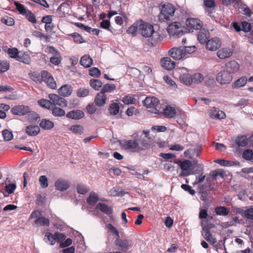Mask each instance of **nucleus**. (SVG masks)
Returning a JSON list of instances; mask_svg holds the SVG:
<instances>
[{"mask_svg": "<svg viewBox=\"0 0 253 253\" xmlns=\"http://www.w3.org/2000/svg\"><path fill=\"white\" fill-rule=\"evenodd\" d=\"M3 139L5 141H9L13 138V134L11 131L7 129L3 130L2 132Z\"/></svg>", "mask_w": 253, "mask_h": 253, "instance_id": "nucleus-60", "label": "nucleus"}, {"mask_svg": "<svg viewBox=\"0 0 253 253\" xmlns=\"http://www.w3.org/2000/svg\"><path fill=\"white\" fill-rule=\"evenodd\" d=\"M163 113L165 117L171 118L175 116L176 110L174 108L168 106L164 109Z\"/></svg>", "mask_w": 253, "mask_h": 253, "instance_id": "nucleus-31", "label": "nucleus"}, {"mask_svg": "<svg viewBox=\"0 0 253 253\" xmlns=\"http://www.w3.org/2000/svg\"><path fill=\"white\" fill-rule=\"evenodd\" d=\"M89 75L95 78H98L101 75V71L97 68L92 67L89 70Z\"/></svg>", "mask_w": 253, "mask_h": 253, "instance_id": "nucleus-58", "label": "nucleus"}, {"mask_svg": "<svg viewBox=\"0 0 253 253\" xmlns=\"http://www.w3.org/2000/svg\"><path fill=\"white\" fill-rule=\"evenodd\" d=\"M192 76V84H200L202 83L205 79V76L200 73H196Z\"/></svg>", "mask_w": 253, "mask_h": 253, "instance_id": "nucleus-28", "label": "nucleus"}, {"mask_svg": "<svg viewBox=\"0 0 253 253\" xmlns=\"http://www.w3.org/2000/svg\"><path fill=\"white\" fill-rule=\"evenodd\" d=\"M242 157L247 161L252 160L253 159V151L251 149L245 150L243 153Z\"/></svg>", "mask_w": 253, "mask_h": 253, "instance_id": "nucleus-55", "label": "nucleus"}, {"mask_svg": "<svg viewBox=\"0 0 253 253\" xmlns=\"http://www.w3.org/2000/svg\"><path fill=\"white\" fill-rule=\"evenodd\" d=\"M143 105L152 113L157 114L160 113V104L158 99L155 97H147L143 101Z\"/></svg>", "mask_w": 253, "mask_h": 253, "instance_id": "nucleus-2", "label": "nucleus"}, {"mask_svg": "<svg viewBox=\"0 0 253 253\" xmlns=\"http://www.w3.org/2000/svg\"><path fill=\"white\" fill-rule=\"evenodd\" d=\"M139 137L144 150L151 147V141L150 138L147 136H140Z\"/></svg>", "mask_w": 253, "mask_h": 253, "instance_id": "nucleus-35", "label": "nucleus"}, {"mask_svg": "<svg viewBox=\"0 0 253 253\" xmlns=\"http://www.w3.org/2000/svg\"><path fill=\"white\" fill-rule=\"evenodd\" d=\"M238 212L242 216L253 222V208H250L246 210H240Z\"/></svg>", "mask_w": 253, "mask_h": 253, "instance_id": "nucleus-26", "label": "nucleus"}, {"mask_svg": "<svg viewBox=\"0 0 253 253\" xmlns=\"http://www.w3.org/2000/svg\"><path fill=\"white\" fill-rule=\"evenodd\" d=\"M40 126L45 130H49L54 127V123L49 120L44 119L42 120Z\"/></svg>", "mask_w": 253, "mask_h": 253, "instance_id": "nucleus-30", "label": "nucleus"}, {"mask_svg": "<svg viewBox=\"0 0 253 253\" xmlns=\"http://www.w3.org/2000/svg\"><path fill=\"white\" fill-rule=\"evenodd\" d=\"M202 232H210V229L214 227V225L208 220H204L202 222Z\"/></svg>", "mask_w": 253, "mask_h": 253, "instance_id": "nucleus-49", "label": "nucleus"}, {"mask_svg": "<svg viewBox=\"0 0 253 253\" xmlns=\"http://www.w3.org/2000/svg\"><path fill=\"white\" fill-rule=\"evenodd\" d=\"M232 50L229 47L222 48L216 52L217 56L220 59H225L232 56Z\"/></svg>", "mask_w": 253, "mask_h": 253, "instance_id": "nucleus-20", "label": "nucleus"}, {"mask_svg": "<svg viewBox=\"0 0 253 253\" xmlns=\"http://www.w3.org/2000/svg\"><path fill=\"white\" fill-rule=\"evenodd\" d=\"M139 25L140 21L135 23L128 28L127 30V32L132 35H135L137 31L139 32Z\"/></svg>", "mask_w": 253, "mask_h": 253, "instance_id": "nucleus-51", "label": "nucleus"}, {"mask_svg": "<svg viewBox=\"0 0 253 253\" xmlns=\"http://www.w3.org/2000/svg\"><path fill=\"white\" fill-rule=\"evenodd\" d=\"M39 182L42 188H45L48 187L47 178L45 175L41 176L39 178Z\"/></svg>", "mask_w": 253, "mask_h": 253, "instance_id": "nucleus-64", "label": "nucleus"}, {"mask_svg": "<svg viewBox=\"0 0 253 253\" xmlns=\"http://www.w3.org/2000/svg\"><path fill=\"white\" fill-rule=\"evenodd\" d=\"M38 104L42 107L47 109L48 110H50L52 108V107L53 105H52L50 100H46L44 99H42L39 100L38 101Z\"/></svg>", "mask_w": 253, "mask_h": 253, "instance_id": "nucleus-45", "label": "nucleus"}, {"mask_svg": "<svg viewBox=\"0 0 253 253\" xmlns=\"http://www.w3.org/2000/svg\"><path fill=\"white\" fill-rule=\"evenodd\" d=\"M124 147L132 152H139L144 150L143 146H142L139 137H138L134 140L126 141L123 144Z\"/></svg>", "mask_w": 253, "mask_h": 253, "instance_id": "nucleus-3", "label": "nucleus"}, {"mask_svg": "<svg viewBox=\"0 0 253 253\" xmlns=\"http://www.w3.org/2000/svg\"><path fill=\"white\" fill-rule=\"evenodd\" d=\"M167 30L169 34L173 36H179L180 34H182V29L179 22H175L169 24Z\"/></svg>", "mask_w": 253, "mask_h": 253, "instance_id": "nucleus-11", "label": "nucleus"}, {"mask_svg": "<svg viewBox=\"0 0 253 253\" xmlns=\"http://www.w3.org/2000/svg\"><path fill=\"white\" fill-rule=\"evenodd\" d=\"M202 234L210 244L213 245L216 242V239L211 235L210 232H202Z\"/></svg>", "mask_w": 253, "mask_h": 253, "instance_id": "nucleus-47", "label": "nucleus"}, {"mask_svg": "<svg viewBox=\"0 0 253 253\" xmlns=\"http://www.w3.org/2000/svg\"><path fill=\"white\" fill-rule=\"evenodd\" d=\"M151 36V42L153 45L160 43L163 39V37L159 33L154 31Z\"/></svg>", "mask_w": 253, "mask_h": 253, "instance_id": "nucleus-41", "label": "nucleus"}, {"mask_svg": "<svg viewBox=\"0 0 253 253\" xmlns=\"http://www.w3.org/2000/svg\"><path fill=\"white\" fill-rule=\"evenodd\" d=\"M209 113L212 119L220 120L223 119L226 117L224 112L217 108H211L209 110Z\"/></svg>", "mask_w": 253, "mask_h": 253, "instance_id": "nucleus-16", "label": "nucleus"}, {"mask_svg": "<svg viewBox=\"0 0 253 253\" xmlns=\"http://www.w3.org/2000/svg\"><path fill=\"white\" fill-rule=\"evenodd\" d=\"M214 162L224 167H230L239 164V163L237 162L229 161L224 159H217L214 161Z\"/></svg>", "mask_w": 253, "mask_h": 253, "instance_id": "nucleus-34", "label": "nucleus"}, {"mask_svg": "<svg viewBox=\"0 0 253 253\" xmlns=\"http://www.w3.org/2000/svg\"><path fill=\"white\" fill-rule=\"evenodd\" d=\"M76 189L78 193L84 195L89 191V188L83 183H78L76 186Z\"/></svg>", "mask_w": 253, "mask_h": 253, "instance_id": "nucleus-36", "label": "nucleus"}, {"mask_svg": "<svg viewBox=\"0 0 253 253\" xmlns=\"http://www.w3.org/2000/svg\"><path fill=\"white\" fill-rule=\"evenodd\" d=\"M115 245L120 248L123 252H126L132 247V244L127 240H123L120 238V236L116 238L115 241Z\"/></svg>", "mask_w": 253, "mask_h": 253, "instance_id": "nucleus-15", "label": "nucleus"}, {"mask_svg": "<svg viewBox=\"0 0 253 253\" xmlns=\"http://www.w3.org/2000/svg\"><path fill=\"white\" fill-rule=\"evenodd\" d=\"M247 82V79L246 77H242L237 80L232 85V87L234 88L240 87L244 86Z\"/></svg>", "mask_w": 253, "mask_h": 253, "instance_id": "nucleus-46", "label": "nucleus"}, {"mask_svg": "<svg viewBox=\"0 0 253 253\" xmlns=\"http://www.w3.org/2000/svg\"><path fill=\"white\" fill-rule=\"evenodd\" d=\"M11 112L13 114L18 116H24L28 114L34 113V112L31 111L28 106L23 105L15 106L12 108Z\"/></svg>", "mask_w": 253, "mask_h": 253, "instance_id": "nucleus-6", "label": "nucleus"}, {"mask_svg": "<svg viewBox=\"0 0 253 253\" xmlns=\"http://www.w3.org/2000/svg\"><path fill=\"white\" fill-rule=\"evenodd\" d=\"M52 114L55 117H61L65 115V111L63 109L54 106L53 105L51 108Z\"/></svg>", "mask_w": 253, "mask_h": 253, "instance_id": "nucleus-32", "label": "nucleus"}, {"mask_svg": "<svg viewBox=\"0 0 253 253\" xmlns=\"http://www.w3.org/2000/svg\"><path fill=\"white\" fill-rule=\"evenodd\" d=\"M224 172L223 170L219 169L213 170L211 173V176L214 179H216L218 176L221 178H223L224 176Z\"/></svg>", "mask_w": 253, "mask_h": 253, "instance_id": "nucleus-59", "label": "nucleus"}, {"mask_svg": "<svg viewBox=\"0 0 253 253\" xmlns=\"http://www.w3.org/2000/svg\"><path fill=\"white\" fill-rule=\"evenodd\" d=\"M233 79L232 76L224 69L219 72L216 77V81L220 84H226L230 83Z\"/></svg>", "mask_w": 253, "mask_h": 253, "instance_id": "nucleus-10", "label": "nucleus"}, {"mask_svg": "<svg viewBox=\"0 0 253 253\" xmlns=\"http://www.w3.org/2000/svg\"><path fill=\"white\" fill-rule=\"evenodd\" d=\"M203 26V22L197 18H188L186 21V29L189 32L194 30L200 29Z\"/></svg>", "mask_w": 253, "mask_h": 253, "instance_id": "nucleus-5", "label": "nucleus"}, {"mask_svg": "<svg viewBox=\"0 0 253 253\" xmlns=\"http://www.w3.org/2000/svg\"><path fill=\"white\" fill-rule=\"evenodd\" d=\"M35 222L37 225L40 226H48L49 225V220L43 216L38 218L36 219Z\"/></svg>", "mask_w": 253, "mask_h": 253, "instance_id": "nucleus-48", "label": "nucleus"}, {"mask_svg": "<svg viewBox=\"0 0 253 253\" xmlns=\"http://www.w3.org/2000/svg\"><path fill=\"white\" fill-rule=\"evenodd\" d=\"M76 94L78 97H85L89 95V90L86 88H80L77 90Z\"/></svg>", "mask_w": 253, "mask_h": 253, "instance_id": "nucleus-50", "label": "nucleus"}, {"mask_svg": "<svg viewBox=\"0 0 253 253\" xmlns=\"http://www.w3.org/2000/svg\"><path fill=\"white\" fill-rule=\"evenodd\" d=\"M192 76L189 74H183L179 77L180 82L185 85H190L192 84Z\"/></svg>", "mask_w": 253, "mask_h": 253, "instance_id": "nucleus-33", "label": "nucleus"}, {"mask_svg": "<svg viewBox=\"0 0 253 253\" xmlns=\"http://www.w3.org/2000/svg\"><path fill=\"white\" fill-rule=\"evenodd\" d=\"M54 186L56 190L64 191L69 188L70 183L68 180L60 178L55 181Z\"/></svg>", "mask_w": 253, "mask_h": 253, "instance_id": "nucleus-13", "label": "nucleus"}, {"mask_svg": "<svg viewBox=\"0 0 253 253\" xmlns=\"http://www.w3.org/2000/svg\"><path fill=\"white\" fill-rule=\"evenodd\" d=\"M70 130L74 134L81 135L83 133L84 129L82 126L75 125L70 127Z\"/></svg>", "mask_w": 253, "mask_h": 253, "instance_id": "nucleus-42", "label": "nucleus"}, {"mask_svg": "<svg viewBox=\"0 0 253 253\" xmlns=\"http://www.w3.org/2000/svg\"><path fill=\"white\" fill-rule=\"evenodd\" d=\"M182 48L185 57L188 54L193 53L195 52L197 49L196 47L194 45L182 46Z\"/></svg>", "mask_w": 253, "mask_h": 253, "instance_id": "nucleus-56", "label": "nucleus"}, {"mask_svg": "<svg viewBox=\"0 0 253 253\" xmlns=\"http://www.w3.org/2000/svg\"><path fill=\"white\" fill-rule=\"evenodd\" d=\"M168 54L169 56L175 60H179L185 57L182 46L174 47L170 49Z\"/></svg>", "mask_w": 253, "mask_h": 253, "instance_id": "nucleus-8", "label": "nucleus"}, {"mask_svg": "<svg viewBox=\"0 0 253 253\" xmlns=\"http://www.w3.org/2000/svg\"><path fill=\"white\" fill-rule=\"evenodd\" d=\"M73 92V88L71 85L67 84L62 85L58 90V92L62 96L68 97L71 95Z\"/></svg>", "mask_w": 253, "mask_h": 253, "instance_id": "nucleus-19", "label": "nucleus"}, {"mask_svg": "<svg viewBox=\"0 0 253 253\" xmlns=\"http://www.w3.org/2000/svg\"><path fill=\"white\" fill-rule=\"evenodd\" d=\"M105 228L110 232L113 235L116 236V238L119 237L120 234L119 231L117 228L111 223H106L105 225Z\"/></svg>", "mask_w": 253, "mask_h": 253, "instance_id": "nucleus-38", "label": "nucleus"}, {"mask_svg": "<svg viewBox=\"0 0 253 253\" xmlns=\"http://www.w3.org/2000/svg\"><path fill=\"white\" fill-rule=\"evenodd\" d=\"M240 65L238 63L235 61L232 60L227 62L225 64L224 70L229 73L231 75L237 72L239 69Z\"/></svg>", "mask_w": 253, "mask_h": 253, "instance_id": "nucleus-14", "label": "nucleus"}, {"mask_svg": "<svg viewBox=\"0 0 253 253\" xmlns=\"http://www.w3.org/2000/svg\"><path fill=\"white\" fill-rule=\"evenodd\" d=\"M176 7L170 3L161 5L160 13L158 15L159 20L162 22H168L174 20Z\"/></svg>", "mask_w": 253, "mask_h": 253, "instance_id": "nucleus-1", "label": "nucleus"}, {"mask_svg": "<svg viewBox=\"0 0 253 253\" xmlns=\"http://www.w3.org/2000/svg\"><path fill=\"white\" fill-rule=\"evenodd\" d=\"M120 110V106L117 103H112L109 106L108 111L111 115H116L118 114Z\"/></svg>", "mask_w": 253, "mask_h": 253, "instance_id": "nucleus-39", "label": "nucleus"}, {"mask_svg": "<svg viewBox=\"0 0 253 253\" xmlns=\"http://www.w3.org/2000/svg\"><path fill=\"white\" fill-rule=\"evenodd\" d=\"M96 209L107 215H110L113 213L112 209L104 203H99L97 204Z\"/></svg>", "mask_w": 253, "mask_h": 253, "instance_id": "nucleus-25", "label": "nucleus"}, {"mask_svg": "<svg viewBox=\"0 0 253 253\" xmlns=\"http://www.w3.org/2000/svg\"><path fill=\"white\" fill-rule=\"evenodd\" d=\"M102 83L98 79H91L89 81L90 85L95 90H99L102 86Z\"/></svg>", "mask_w": 253, "mask_h": 253, "instance_id": "nucleus-43", "label": "nucleus"}, {"mask_svg": "<svg viewBox=\"0 0 253 253\" xmlns=\"http://www.w3.org/2000/svg\"><path fill=\"white\" fill-rule=\"evenodd\" d=\"M98 200V194L94 192H91L86 199V202L88 205L93 206L96 204Z\"/></svg>", "mask_w": 253, "mask_h": 253, "instance_id": "nucleus-27", "label": "nucleus"}, {"mask_svg": "<svg viewBox=\"0 0 253 253\" xmlns=\"http://www.w3.org/2000/svg\"><path fill=\"white\" fill-rule=\"evenodd\" d=\"M160 63L163 68L168 70L173 69L175 66V62L168 57L162 58L160 60Z\"/></svg>", "mask_w": 253, "mask_h": 253, "instance_id": "nucleus-17", "label": "nucleus"}, {"mask_svg": "<svg viewBox=\"0 0 253 253\" xmlns=\"http://www.w3.org/2000/svg\"><path fill=\"white\" fill-rule=\"evenodd\" d=\"M7 53L10 57L15 58L16 60L18 61V57H19V55H18L19 52L17 48H9L7 50Z\"/></svg>", "mask_w": 253, "mask_h": 253, "instance_id": "nucleus-57", "label": "nucleus"}, {"mask_svg": "<svg viewBox=\"0 0 253 253\" xmlns=\"http://www.w3.org/2000/svg\"><path fill=\"white\" fill-rule=\"evenodd\" d=\"M210 37L209 31L206 29H201L198 34V40L201 44H206Z\"/></svg>", "mask_w": 253, "mask_h": 253, "instance_id": "nucleus-18", "label": "nucleus"}, {"mask_svg": "<svg viewBox=\"0 0 253 253\" xmlns=\"http://www.w3.org/2000/svg\"><path fill=\"white\" fill-rule=\"evenodd\" d=\"M42 82H44L47 86L51 89H56L57 87L56 83L51 74L46 71H42Z\"/></svg>", "mask_w": 253, "mask_h": 253, "instance_id": "nucleus-9", "label": "nucleus"}, {"mask_svg": "<svg viewBox=\"0 0 253 253\" xmlns=\"http://www.w3.org/2000/svg\"><path fill=\"white\" fill-rule=\"evenodd\" d=\"M61 59L60 54H57V55H53L51 57L50 59V61L55 65H58L61 63Z\"/></svg>", "mask_w": 253, "mask_h": 253, "instance_id": "nucleus-61", "label": "nucleus"}, {"mask_svg": "<svg viewBox=\"0 0 253 253\" xmlns=\"http://www.w3.org/2000/svg\"><path fill=\"white\" fill-rule=\"evenodd\" d=\"M80 64L84 67L87 68L93 64V60L88 55H84L82 57Z\"/></svg>", "mask_w": 253, "mask_h": 253, "instance_id": "nucleus-29", "label": "nucleus"}, {"mask_svg": "<svg viewBox=\"0 0 253 253\" xmlns=\"http://www.w3.org/2000/svg\"><path fill=\"white\" fill-rule=\"evenodd\" d=\"M206 48L210 51H215L221 45V42L218 38H213L209 40L206 43Z\"/></svg>", "mask_w": 253, "mask_h": 253, "instance_id": "nucleus-12", "label": "nucleus"}, {"mask_svg": "<svg viewBox=\"0 0 253 253\" xmlns=\"http://www.w3.org/2000/svg\"><path fill=\"white\" fill-rule=\"evenodd\" d=\"M30 78L36 83H41L42 82V73L41 74L36 72H33L29 74Z\"/></svg>", "mask_w": 253, "mask_h": 253, "instance_id": "nucleus-37", "label": "nucleus"}, {"mask_svg": "<svg viewBox=\"0 0 253 253\" xmlns=\"http://www.w3.org/2000/svg\"><path fill=\"white\" fill-rule=\"evenodd\" d=\"M248 139L245 135L239 136L236 139V143L238 147H244L248 144Z\"/></svg>", "mask_w": 253, "mask_h": 253, "instance_id": "nucleus-40", "label": "nucleus"}, {"mask_svg": "<svg viewBox=\"0 0 253 253\" xmlns=\"http://www.w3.org/2000/svg\"><path fill=\"white\" fill-rule=\"evenodd\" d=\"M25 132L29 136H35L40 133V128L38 126L29 125L26 127Z\"/></svg>", "mask_w": 253, "mask_h": 253, "instance_id": "nucleus-24", "label": "nucleus"}, {"mask_svg": "<svg viewBox=\"0 0 253 253\" xmlns=\"http://www.w3.org/2000/svg\"><path fill=\"white\" fill-rule=\"evenodd\" d=\"M44 240L46 242L49 241L51 245H54L56 242L55 233L53 235L49 232L46 233Z\"/></svg>", "mask_w": 253, "mask_h": 253, "instance_id": "nucleus-53", "label": "nucleus"}, {"mask_svg": "<svg viewBox=\"0 0 253 253\" xmlns=\"http://www.w3.org/2000/svg\"><path fill=\"white\" fill-rule=\"evenodd\" d=\"M106 95L100 91L96 95L94 99V102L96 105L98 106H102L106 103Z\"/></svg>", "mask_w": 253, "mask_h": 253, "instance_id": "nucleus-22", "label": "nucleus"}, {"mask_svg": "<svg viewBox=\"0 0 253 253\" xmlns=\"http://www.w3.org/2000/svg\"><path fill=\"white\" fill-rule=\"evenodd\" d=\"M116 86L113 84H106L104 85L101 90V92L104 94L107 92H111L115 90Z\"/></svg>", "mask_w": 253, "mask_h": 253, "instance_id": "nucleus-44", "label": "nucleus"}, {"mask_svg": "<svg viewBox=\"0 0 253 253\" xmlns=\"http://www.w3.org/2000/svg\"><path fill=\"white\" fill-rule=\"evenodd\" d=\"M84 116L83 111L79 110L71 111L67 113L66 117L73 120H80Z\"/></svg>", "mask_w": 253, "mask_h": 253, "instance_id": "nucleus-21", "label": "nucleus"}, {"mask_svg": "<svg viewBox=\"0 0 253 253\" xmlns=\"http://www.w3.org/2000/svg\"><path fill=\"white\" fill-rule=\"evenodd\" d=\"M215 213L220 215L225 216L229 213V210L225 207H217L215 210Z\"/></svg>", "mask_w": 253, "mask_h": 253, "instance_id": "nucleus-52", "label": "nucleus"}, {"mask_svg": "<svg viewBox=\"0 0 253 253\" xmlns=\"http://www.w3.org/2000/svg\"><path fill=\"white\" fill-rule=\"evenodd\" d=\"M16 188V185L15 183H10L6 184L5 186V190L6 192L10 194L14 192Z\"/></svg>", "mask_w": 253, "mask_h": 253, "instance_id": "nucleus-62", "label": "nucleus"}, {"mask_svg": "<svg viewBox=\"0 0 253 253\" xmlns=\"http://www.w3.org/2000/svg\"><path fill=\"white\" fill-rule=\"evenodd\" d=\"M154 31V28L152 25L143 21H140L139 32L143 37L145 38L151 37Z\"/></svg>", "mask_w": 253, "mask_h": 253, "instance_id": "nucleus-4", "label": "nucleus"}, {"mask_svg": "<svg viewBox=\"0 0 253 253\" xmlns=\"http://www.w3.org/2000/svg\"><path fill=\"white\" fill-rule=\"evenodd\" d=\"M18 61L29 64L31 62V57L28 53H24L22 55H19V57H18Z\"/></svg>", "mask_w": 253, "mask_h": 253, "instance_id": "nucleus-54", "label": "nucleus"}, {"mask_svg": "<svg viewBox=\"0 0 253 253\" xmlns=\"http://www.w3.org/2000/svg\"><path fill=\"white\" fill-rule=\"evenodd\" d=\"M48 98L50 100L52 105H54V106L58 105L61 107L64 108L67 106V101L57 94L53 93L49 94Z\"/></svg>", "mask_w": 253, "mask_h": 253, "instance_id": "nucleus-7", "label": "nucleus"}, {"mask_svg": "<svg viewBox=\"0 0 253 253\" xmlns=\"http://www.w3.org/2000/svg\"><path fill=\"white\" fill-rule=\"evenodd\" d=\"M177 164L183 171H187L192 166V163L190 160H184L181 161L180 160H175L173 162Z\"/></svg>", "mask_w": 253, "mask_h": 253, "instance_id": "nucleus-23", "label": "nucleus"}, {"mask_svg": "<svg viewBox=\"0 0 253 253\" xmlns=\"http://www.w3.org/2000/svg\"><path fill=\"white\" fill-rule=\"evenodd\" d=\"M74 39V41L76 43H81L85 42L83 37L81 36L79 34L74 33L70 35Z\"/></svg>", "mask_w": 253, "mask_h": 253, "instance_id": "nucleus-63", "label": "nucleus"}]
</instances>
